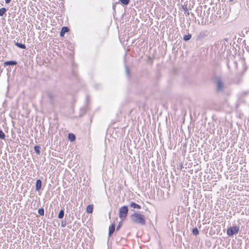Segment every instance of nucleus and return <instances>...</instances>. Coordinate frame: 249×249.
<instances>
[{
    "label": "nucleus",
    "instance_id": "f257e3e1",
    "mask_svg": "<svg viewBox=\"0 0 249 249\" xmlns=\"http://www.w3.org/2000/svg\"><path fill=\"white\" fill-rule=\"evenodd\" d=\"M131 219L133 222L141 225H144L146 223L145 216L138 213H135L130 216Z\"/></svg>",
    "mask_w": 249,
    "mask_h": 249
},
{
    "label": "nucleus",
    "instance_id": "f03ea898",
    "mask_svg": "<svg viewBox=\"0 0 249 249\" xmlns=\"http://www.w3.org/2000/svg\"><path fill=\"white\" fill-rule=\"evenodd\" d=\"M128 213V208L126 206H124L119 209V217L120 218L124 219L126 217Z\"/></svg>",
    "mask_w": 249,
    "mask_h": 249
},
{
    "label": "nucleus",
    "instance_id": "7ed1b4c3",
    "mask_svg": "<svg viewBox=\"0 0 249 249\" xmlns=\"http://www.w3.org/2000/svg\"><path fill=\"white\" fill-rule=\"evenodd\" d=\"M239 231V228L237 226L231 227L228 229L227 231V234L229 236H232L234 234H237Z\"/></svg>",
    "mask_w": 249,
    "mask_h": 249
},
{
    "label": "nucleus",
    "instance_id": "20e7f679",
    "mask_svg": "<svg viewBox=\"0 0 249 249\" xmlns=\"http://www.w3.org/2000/svg\"><path fill=\"white\" fill-rule=\"evenodd\" d=\"M216 87H217V89L218 91H222L224 89V84L222 81V80L219 78H217L216 79Z\"/></svg>",
    "mask_w": 249,
    "mask_h": 249
},
{
    "label": "nucleus",
    "instance_id": "39448f33",
    "mask_svg": "<svg viewBox=\"0 0 249 249\" xmlns=\"http://www.w3.org/2000/svg\"><path fill=\"white\" fill-rule=\"evenodd\" d=\"M115 229V224L114 223H113L109 227L108 235L109 236H110L112 235V234L114 232Z\"/></svg>",
    "mask_w": 249,
    "mask_h": 249
},
{
    "label": "nucleus",
    "instance_id": "423d86ee",
    "mask_svg": "<svg viewBox=\"0 0 249 249\" xmlns=\"http://www.w3.org/2000/svg\"><path fill=\"white\" fill-rule=\"evenodd\" d=\"M130 206L134 209H141V206L140 205H138L134 202H131L130 203Z\"/></svg>",
    "mask_w": 249,
    "mask_h": 249
},
{
    "label": "nucleus",
    "instance_id": "0eeeda50",
    "mask_svg": "<svg viewBox=\"0 0 249 249\" xmlns=\"http://www.w3.org/2000/svg\"><path fill=\"white\" fill-rule=\"evenodd\" d=\"M69 31V28L67 27H63L60 33L61 36H63L65 33Z\"/></svg>",
    "mask_w": 249,
    "mask_h": 249
},
{
    "label": "nucleus",
    "instance_id": "6e6552de",
    "mask_svg": "<svg viewBox=\"0 0 249 249\" xmlns=\"http://www.w3.org/2000/svg\"><path fill=\"white\" fill-rule=\"evenodd\" d=\"M41 181L40 179H37L36 181V191H39L41 187Z\"/></svg>",
    "mask_w": 249,
    "mask_h": 249
},
{
    "label": "nucleus",
    "instance_id": "1a4fd4ad",
    "mask_svg": "<svg viewBox=\"0 0 249 249\" xmlns=\"http://www.w3.org/2000/svg\"><path fill=\"white\" fill-rule=\"evenodd\" d=\"M93 205H89L87 207V212L88 213H91L93 211Z\"/></svg>",
    "mask_w": 249,
    "mask_h": 249
},
{
    "label": "nucleus",
    "instance_id": "9d476101",
    "mask_svg": "<svg viewBox=\"0 0 249 249\" xmlns=\"http://www.w3.org/2000/svg\"><path fill=\"white\" fill-rule=\"evenodd\" d=\"M15 44L18 47L21 48V49H25L26 46L25 44L19 43L18 42H15Z\"/></svg>",
    "mask_w": 249,
    "mask_h": 249
},
{
    "label": "nucleus",
    "instance_id": "9b49d317",
    "mask_svg": "<svg viewBox=\"0 0 249 249\" xmlns=\"http://www.w3.org/2000/svg\"><path fill=\"white\" fill-rule=\"evenodd\" d=\"M6 65H15L17 64V62L14 61H9L5 62Z\"/></svg>",
    "mask_w": 249,
    "mask_h": 249
},
{
    "label": "nucleus",
    "instance_id": "f8f14e48",
    "mask_svg": "<svg viewBox=\"0 0 249 249\" xmlns=\"http://www.w3.org/2000/svg\"><path fill=\"white\" fill-rule=\"evenodd\" d=\"M68 137H69V140L71 142L74 141L75 139V135L72 133L69 134Z\"/></svg>",
    "mask_w": 249,
    "mask_h": 249
},
{
    "label": "nucleus",
    "instance_id": "ddd939ff",
    "mask_svg": "<svg viewBox=\"0 0 249 249\" xmlns=\"http://www.w3.org/2000/svg\"><path fill=\"white\" fill-rule=\"evenodd\" d=\"M64 212L63 211V210H61L59 213L58 217L59 218H62L64 217Z\"/></svg>",
    "mask_w": 249,
    "mask_h": 249
},
{
    "label": "nucleus",
    "instance_id": "4468645a",
    "mask_svg": "<svg viewBox=\"0 0 249 249\" xmlns=\"http://www.w3.org/2000/svg\"><path fill=\"white\" fill-rule=\"evenodd\" d=\"M191 36H192L191 34H188L187 35H185V36H184L183 39L185 41H188L191 38Z\"/></svg>",
    "mask_w": 249,
    "mask_h": 249
},
{
    "label": "nucleus",
    "instance_id": "2eb2a0df",
    "mask_svg": "<svg viewBox=\"0 0 249 249\" xmlns=\"http://www.w3.org/2000/svg\"><path fill=\"white\" fill-rule=\"evenodd\" d=\"M34 150L37 154H40V147L39 146H35Z\"/></svg>",
    "mask_w": 249,
    "mask_h": 249
},
{
    "label": "nucleus",
    "instance_id": "dca6fc26",
    "mask_svg": "<svg viewBox=\"0 0 249 249\" xmlns=\"http://www.w3.org/2000/svg\"><path fill=\"white\" fill-rule=\"evenodd\" d=\"M193 233L195 235H197L199 234V231L198 229L196 228H194L193 230Z\"/></svg>",
    "mask_w": 249,
    "mask_h": 249
},
{
    "label": "nucleus",
    "instance_id": "f3484780",
    "mask_svg": "<svg viewBox=\"0 0 249 249\" xmlns=\"http://www.w3.org/2000/svg\"><path fill=\"white\" fill-rule=\"evenodd\" d=\"M6 11L5 8H1L0 9V16H2Z\"/></svg>",
    "mask_w": 249,
    "mask_h": 249
},
{
    "label": "nucleus",
    "instance_id": "a211bd4d",
    "mask_svg": "<svg viewBox=\"0 0 249 249\" xmlns=\"http://www.w3.org/2000/svg\"><path fill=\"white\" fill-rule=\"evenodd\" d=\"M38 213L40 215H43L44 214V209L43 208H40V209H38Z\"/></svg>",
    "mask_w": 249,
    "mask_h": 249
},
{
    "label": "nucleus",
    "instance_id": "6ab92c4d",
    "mask_svg": "<svg viewBox=\"0 0 249 249\" xmlns=\"http://www.w3.org/2000/svg\"><path fill=\"white\" fill-rule=\"evenodd\" d=\"M121 2L124 4V5H127L130 2L129 0H120Z\"/></svg>",
    "mask_w": 249,
    "mask_h": 249
},
{
    "label": "nucleus",
    "instance_id": "aec40b11",
    "mask_svg": "<svg viewBox=\"0 0 249 249\" xmlns=\"http://www.w3.org/2000/svg\"><path fill=\"white\" fill-rule=\"evenodd\" d=\"M5 134L3 132V131L1 130H0V139H4L5 138Z\"/></svg>",
    "mask_w": 249,
    "mask_h": 249
},
{
    "label": "nucleus",
    "instance_id": "412c9836",
    "mask_svg": "<svg viewBox=\"0 0 249 249\" xmlns=\"http://www.w3.org/2000/svg\"><path fill=\"white\" fill-rule=\"evenodd\" d=\"M121 225H122V223H121V222H120V223L119 224V225L117 227V228H116V230L117 231H118L120 229Z\"/></svg>",
    "mask_w": 249,
    "mask_h": 249
},
{
    "label": "nucleus",
    "instance_id": "4be33fe9",
    "mask_svg": "<svg viewBox=\"0 0 249 249\" xmlns=\"http://www.w3.org/2000/svg\"><path fill=\"white\" fill-rule=\"evenodd\" d=\"M65 226H66V223H64L63 222H62L61 226L63 227H64Z\"/></svg>",
    "mask_w": 249,
    "mask_h": 249
},
{
    "label": "nucleus",
    "instance_id": "5701e85b",
    "mask_svg": "<svg viewBox=\"0 0 249 249\" xmlns=\"http://www.w3.org/2000/svg\"><path fill=\"white\" fill-rule=\"evenodd\" d=\"M11 0H5V3H9Z\"/></svg>",
    "mask_w": 249,
    "mask_h": 249
},
{
    "label": "nucleus",
    "instance_id": "b1692460",
    "mask_svg": "<svg viewBox=\"0 0 249 249\" xmlns=\"http://www.w3.org/2000/svg\"><path fill=\"white\" fill-rule=\"evenodd\" d=\"M230 1H232L233 0H229Z\"/></svg>",
    "mask_w": 249,
    "mask_h": 249
}]
</instances>
